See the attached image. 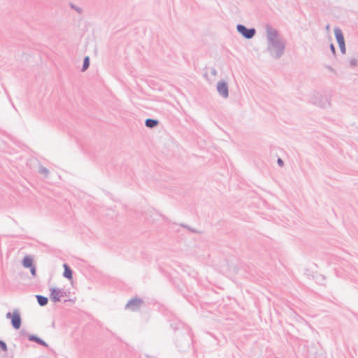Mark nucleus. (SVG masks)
<instances>
[{
  "label": "nucleus",
  "instance_id": "obj_18",
  "mask_svg": "<svg viewBox=\"0 0 358 358\" xmlns=\"http://www.w3.org/2000/svg\"><path fill=\"white\" fill-rule=\"evenodd\" d=\"M71 8H73V10H75L76 11H77L78 13H81L83 11L82 8H80L73 4H71Z\"/></svg>",
  "mask_w": 358,
  "mask_h": 358
},
{
  "label": "nucleus",
  "instance_id": "obj_7",
  "mask_svg": "<svg viewBox=\"0 0 358 358\" xmlns=\"http://www.w3.org/2000/svg\"><path fill=\"white\" fill-rule=\"evenodd\" d=\"M216 88L217 93L222 98L227 99L229 97V87L227 83L225 81H219L217 84Z\"/></svg>",
  "mask_w": 358,
  "mask_h": 358
},
{
  "label": "nucleus",
  "instance_id": "obj_22",
  "mask_svg": "<svg viewBox=\"0 0 358 358\" xmlns=\"http://www.w3.org/2000/svg\"><path fill=\"white\" fill-rule=\"evenodd\" d=\"M277 163H278V164L280 166H283V165H284V162H283V160H282V159H280V158H278V159Z\"/></svg>",
  "mask_w": 358,
  "mask_h": 358
},
{
  "label": "nucleus",
  "instance_id": "obj_1",
  "mask_svg": "<svg viewBox=\"0 0 358 358\" xmlns=\"http://www.w3.org/2000/svg\"><path fill=\"white\" fill-rule=\"evenodd\" d=\"M266 36V50L271 57L280 59L285 53L286 42L280 35L278 31L266 23L264 25Z\"/></svg>",
  "mask_w": 358,
  "mask_h": 358
},
{
  "label": "nucleus",
  "instance_id": "obj_15",
  "mask_svg": "<svg viewBox=\"0 0 358 358\" xmlns=\"http://www.w3.org/2000/svg\"><path fill=\"white\" fill-rule=\"evenodd\" d=\"M39 338H40L38 336H37L36 335L31 334V335L28 336V339L30 341H33L35 343H37V341L39 340Z\"/></svg>",
  "mask_w": 358,
  "mask_h": 358
},
{
  "label": "nucleus",
  "instance_id": "obj_3",
  "mask_svg": "<svg viewBox=\"0 0 358 358\" xmlns=\"http://www.w3.org/2000/svg\"><path fill=\"white\" fill-rule=\"evenodd\" d=\"M6 317L7 319L11 320V324L15 329H19L20 328L22 320L17 309H15L13 313L8 312Z\"/></svg>",
  "mask_w": 358,
  "mask_h": 358
},
{
  "label": "nucleus",
  "instance_id": "obj_16",
  "mask_svg": "<svg viewBox=\"0 0 358 358\" xmlns=\"http://www.w3.org/2000/svg\"><path fill=\"white\" fill-rule=\"evenodd\" d=\"M39 173L47 176L49 173V171L45 167L41 166L39 168Z\"/></svg>",
  "mask_w": 358,
  "mask_h": 358
},
{
  "label": "nucleus",
  "instance_id": "obj_23",
  "mask_svg": "<svg viewBox=\"0 0 358 358\" xmlns=\"http://www.w3.org/2000/svg\"><path fill=\"white\" fill-rule=\"evenodd\" d=\"M330 49H331L332 53L334 55H335L336 54V49H335L334 45L332 43L330 45Z\"/></svg>",
  "mask_w": 358,
  "mask_h": 358
},
{
  "label": "nucleus",
  "instance_id": "obj_12",
  "mask_svg": "<svg viewBox=\"0 0 358 358\" xmlns=\"http://www.w3.org/2000/svg\"><path fill=\"white\" fill-rule=\"evenodd\" d=\"M36 297L37 299L38 303L41 306H45L48 302V299L46 296H41V295H36Z\"/></svg>",
  "mask_w": 358,
  "mask_h": 358
},
{
  "label": "nucleus",
  "instance_id": "obj_14",
  "mask_svg": "<svg viewBox=\"0 0 358 358\" xmlns=\"http://www.w3.org/2000/svg\"><path fill=\"white\" fill-rule=\"evenodd\" d=\"M349 65L351 67H355L357 65V59L356 57L350 58L349 60Z\"/></svg>",
  "mask_w": 358,
  "mask_h": 358
},
{
  "label": "nucleus",
  "instance_id": "obj_19",
  "mask_svg": "<svg viewBox=\"0 0 358 358\" xmlns=\"http://www.w3.org/2000/svg\"><path fill=\"white\" fill-rule=\"evenodd\" d=\"M36 343H38L41 345L45 346V347H48V345L47 344V343L45 342L43 340H42L41 338H39V340L37 341Z\"/></svg>",
  "mask_w": 358,
  "mask_h": 358
},
{
  "label": "nucleus",
  "instance_id": "obj_9",
  "mask_svg": "<svg viewBox=\"0 0 358 358\" xmlns=\"http://www.w3.org/2000/svg\"><path fill=\"white\" fill-rule=\"evenodd\" d=\"M64 273H63L64 277L69 280L72 279L73 271H72L71 268L66 264H64Z\"/></svg>",
  "mask_w": 358,
  "mask_h": 358
},
{
  "label": "nucleus",
  "instance_id": "obj_2",
  "mask_svg": "<svg viewBox=\"0 0 358 358\" xmlns=\"http://www.w3.org/2000/svg\"><path fill=\"white\" fill-rule=\"evenodd\" d=\"M310 101L319 108H329L331 105V96L327 92H315L312 94Z\"/></svg>",
  "mask_w": 358,
  "mask_h": 358
},
{
  "label": "nucleus",
  "instance_id": "obj_6",
  "mask_svg": "<svg viewBox=\"0 0 358 358\" xmlns=\"http://www.w3.org/2000/svg\"><path fill=\"white\" fill-rule=\"evenodd\" d=\"M334 34H335V37L336 38L337 43L339 45L341 52L343 54H345L346 52V48H345L344 36H343L342 31L339 28H335Z\"/></svg>",
  "mask_w": 358,
  "mask_h": 358
},
{
  "label": "nucleus",
  "instance_id": "obj_21",
  "mask_svg": "<svg viewBox=\"0 0 358 358\" xmlns=\"http://www.w3.org/2000/svg\"><path fill=\"white\" fill-rule=\"evenodd\" d=\"M210 73L213 76H216L217 74V70L215 69V68H212L211 70H210Z\"/></svg>",
  "mask_w": 358,
  "mask_h": 358
},
{
  "label": "nucleus",
  "instance_id": "obj_5",
  "mask_svg": "<svg viewBox=\"0 0 358 358\" xmlns=\"http://www.w3.org/2000/svg\"><path fill=\"white\" fill-rule=\"evenodd\" d=\"M50 291V299L56 303L61 300V299L66 296V292L63 289H59L57 287H51Z\"/></svg>",
  "mask_w": 358,
  "mask_h": 358
},
{
  "label": "nucleus",
  "instance_id": "obj_20",
  "mask_svg": "<svg viewBox=\"0 0 358 358\" xmlns=\"http://www.w3.org/2000/svg\"><path fill=\"white\" fill-rule=\"evenodd\" d=\"M30 271H31V273L33 276H36V266H32L31 267H30Z\"/></svg>",
  "mask_w": 358,
  "mask_h": 358
},
{
  "label": "nucleus",
  "instance_id": "obj_10",
  "mask_svg": "<svg viewBox=\"0 0 358 358\" xmlns=\"http://www.w3.org/2000/svg\"><path fill=\"white\" fill-rule=\"evenodd\" d=\"M145 124L148 128H154L159 124V121L155 119L148 118L145 120Z\"/></svg>",
  "mask_w": 358,
  "mask_h": 358
},
{
  "label": "nucleus",
  "instance_id": "obj_11",
  "mask_svg": "<svg viewBox=\"0 0 358 358\" xmlns=\"http://www.w3.org/2000/svg\"><path fill=\"white\" fill-rule=\"evenodd\" d=\"M22 265L25 268H30L33 266V259L30 256H25L22 260Z\"/></svg>",
  "mask_w": 358,
  "mask_h": 358
},
{
  "label": "nucleus",
  "instance_id": "obj_8",
  "mask_svg": "<svg viewBox=\"0 0 358 358\" xmlns=\"http://www.w3.org/2000/svg\"><path fill=\"white\" fill-rule=\"evenodd\" d=\"M143 303V301L138 298H134L130 299L125 306V308L130 309L132 311L137 310L141 305Z\"/></svg>",
  "mask_w": 358,
  "mask_h": 358
},
{
  "label": "nucleus",
  "instance_id": "obj_13",
  "mask_svg": "<svg viewBox=\"0 0 358 358\" xmlns=\"http://www.w3.org/2000/svg\"><path fill=\"white\" fill-rule=\"evenodd\" d=\"M90 66V57H85L83 60V67H82V71H86Z\"/></svg>",
  "mask_w": 358,
  "mask_h": 358
},
{
  "label": "nucleus",
  "instance_id": "obj_17",
  "mask_svg": "<svg viewBox=\"0 0 358 358\" xmlns=\"http://www.w3.org/2000/svg\"><path fill=\"white\" fill-rule=\"evenodd\" d=\"M0 348L3 352L8 351V347H7L6 343L1 340H0Z\"/></svg>",
  "mask_w": 358,
  "mask_h": 358
},
{
  "label": "nucleus",
  "instance_id": "obj_4",
  "mask_svg": "<svg viewBox=\"0 0 358 358\" xmlns=\"http://www.w3.org/2000/svg\"><path fill=\"white\" fill-rule=\"evenodd\" d=\"M237 31L241 34L245 38L251 39L255 34L256 29L255 28H247L245 25L238 24L236 26Z\"/></svg>",
  "mask_w": 358,
  "mask_h": 358
}]
</instances>
